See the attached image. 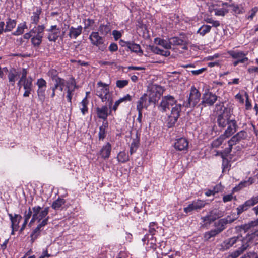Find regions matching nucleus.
<instances>
[{"label":"nucleus","instance_id":"1","mask_svg":"<svg viewBox=\"0 0 258 258\" xmlns=\"http://www.w3.org/2000/svg\"><path fill=\"white\" fill-rule=\"evenodd\" d=\"M201 93L195 86L190 88L189 96H187L186 99L184 100L182 106L186 108L192 110L196 106L197 107L200 102Z\"/></svg>","mask_w":258,"mask_h":258},{"label":"nucleus","instance_id":"2","mask_svg":"<svg viewBox=\"0 0 258 258\" xmlns=\"http://www.w3.org/2000/svg\"><path fill=\"white\" fill-rule=\"evenodd\" d=\"M254 233H248L244 237L243 244L240 245V247L235 251L231 253L227 258H237L244 251H245L249 246L251 241L255 237Z\"/></svg>","mask_w":258,"mask_h":258},{"label":"nucleus","instance_id":"3","mask_svg":"<svg viewBox=\"0 0 258 258\" xmlns=\"http://www.w3.org/2000/svg\"><path fill=\"white\" fill-rule=\"evenodd\" d=\"M218 96L211 92L208 91L203 94L202 97V101L199 103L197 108H199L202 110L204 107L207 106H211L217 100Z\"/></svg>","mask_w":258,"mask_h":258},{"label":"nucleus","instance_id":"4","mask_svg":"<svg viewBox=\"0 0 258 258\" xmlns=\"http://www.w3.org/2000/svg\"><path fill=\"white\" fill-rule=\"evenodd\" d=\"M244 237L234 236L225 240L220 245V249L222 251L227 250L230 247H237L244 243Z\"/></svg>","mask_w":258,"mask_h":258},{"label":"nucleus","instance_id":"5","mask_svg":"<svg viewBox=\"0 0 258 258\" xmlns=\"http://www.w3.org/2000/svg\"><path fill=\"white\" fill-rule=\"evenodd\" d=\"M181 111V104H176L174 107L172 108L171 113L166 120V123L168 128H171L175 125L180 115Z\"/></svg>","mask_w":258,"mask_h":258},{"label":"nucleus","instance_id":"6","mask_svg":"<svg viewBox=\"0 0 258 258\" xmlns=\"http://www.w3.org/2000/svg\"><path fill=\"white\" fill-rule=\"evenodd\" d=\"M89 38L91 44L97 47L99 50L104 51L106 50L107 45L105 43L104 38L99 35L98 32H92Z\"/></svg>","mask_w":258,"mask_h":258},{"label":"nucleus","instance_id":"7","mask_svg":"<svg viewBox=\"0 0 258 258\" xmlns=\"http://www.w3.org/2000/svg\"><path fill=\"white\" fill-rule=\"evenodd\" d=\"M237 219L235 215H228L224 218L219 219L214 224L215 229L221 233L227 227V225L231 224Z\"/></svg>","mask_w":258,"mask_h":258},{"label":"nucleus","instance_id":"8","mask_svg":"<svg viewBox=\"0 0 258 258\" xmlns=\"http://www.w3.org/2000/svg\"><path fill=\"white\" fill-rule=\"evenodd\" d=\"M176 100L171 95H167L162 97L160 104L158 105V110L162 112H166L170 109V106L176 104Z\"/></svg>","mask_w":258,"mask_h":258},{"label":"nucleus","instance_id":"9","mask_svg":"<svg viewBox=\"0 0 258 258\" xmlns=\"http://www.w3.org/2000/svg\"><path fill=\"white\" fill-rule=\"evenodd\" d=\"M97 86L96 90V94L104 102L107 101L108 99L109 95V89L108 85L104 83L101 81L97 83Z\"/></svg>","mask_w":258,"mask_h":258},{"label":"nucleus","instance_id":"10","mask_svg":"<svg viewBox=\"0 0 258 258\" xmlns=\"http://www.w3.org/2000/svg\"><path fill=\"white\" fill-rule=\"evenodd\" d=\"M247 136V134L244 130H242L238 132L228 141V144L229 147L225 149V151L228 154L230 153L232 151V146L237 143H238L240 141L245 139Z\"/></svg>","mask_w":258,"mask_h":258},{"label":"nucleus","instance_id":"11","mask_svg":"<svg viewBox=\"0 0 258 258\" xmlns=\"http://www.w3.org/2000/svg\"><path fill=\"white\" fill-rule=\"evenodd\" d=\"M258 203V195L256 196H253L249 200L246 201L243 204L239 205L237 208V214L235 215L237 218L239 216L243 213L244 211L247 210L251 207L255 205Z\"/></svg>","mask_w":258,"mask_h":258},{"label":"nucleus","instance_id":"12","mask_svg":"<svg viewBox=\"0 0 258 258\" xmlns=\"http://www.w3.org/2000/svg\"><path fill=\"white\" fill-rule=\"evenodd\" d=\"M33 215L36 216L38 222L46 218L49 212V207H45L43 209L40 206H35L32 207Z\"/></svg>","mask_w":258,"mask_h":258},{"label":"nucleus","instance_id":"13","mask_svg":"<svg viewBox=\"0 0 258 258\" xmlns=\"http://www.w3.org/2000/svg\"><path fill=\"white\" fill-rule=\"evenodd\" d=\"M231 118V115L230 111H228L226 109H225L223 113L217 116V123L218 127L221 128H225Z\"/></svg>","mask_w":258,"mask_h":258},{"label":"nucleus","instance_id":"14","mask_svg":"<svg viewBox=\"0 0 258 258\" xmlns=\"http://www.w3.org/2000/svg\"><path fill=\"white\" fill-rule=\"evenodd\" d=\"M49 219V217H47L40 222H39L37 227L33 229L30 235L31 240L32 243L40 235L41 232L43 230L44 227L47 225Z\"/></svg>","mask_w":258,"mask_h":258},{"label":"nucleus","instance_id":"15","mask_svg":"<svg viewBox=\"0 0 258 258\" xmlns=\"http://www.w3.org/2000/svg\"><path fill=\"white\" fill-rule=\"evenodd\" d=\"M206 205V202L204 200L198 199L193 201L187 207L184 208V212L188 214L193 211H197L204 208Z\"/></svg>","mask_w":258,"mask_h":258},{"label":"nucleus","instance_id":"16","mask_svg":"<svg viewBox=\"0 0 258 258\" xmlns=\"http://www.w3.org/2000/svg\"><path fill=\"white\" fill-rule=\"evenodd\" d=\"M188 141L186 138H180L175 140L174 147L177 151L186 153L188 151Z\"/></svg>","mask_w":258,"mask_h":258},{"label":"nucleus","instance_id":"17","mask_svg":"<svg viewBox=\"0 0 258 258\" xmlns=\"http://www.w3.org/2000/svg\"><path fill=\"white\" fill-rule=\"evenodd\" d=\"M48 32L47 38L49 41L55 42L59 37L60 33V29L57 25H52L50 28L47 29Z\"/></svg>","mask_w":258,"mask_h":258},{"label":"nucleus","instance_id":"18","mask_svg":"<svg viewBox=\"0 0 258 258\" xmlns=\"http://www.w3.org/2000/svg\"><path fill=\"white\" fill-rule=\"evenodd\" d=\"M228 54L232 58L238 60L241 63H244L248 60L246 57V54L241 51L231 50L228 51Z\"/></svg>","mask_w":258,"mask_h":258},{"label":"nucleus","instance_id":"19","mask_svg":"<svg viewBox=\"0 0 258 258\" xmlns=\"http://www.w3.org/2000/svg\"><path fill=\"white\" fill-rule=\"evenodd\" d=\"M227 127L224 132V134L226 135V137H229L235 133L238 128V125L237 121L234 118H231L227 125Z\"/></svg>","mask_w":258,"mask_h":258},{"label":"nucleus","instance_id":"20","mask_svg":"<svg viewBox=\"0 0 258 258\" xmlns=\"http://www.w3.org/2000/svg\"><path fill=\"white\" fill-rule=\"evenodd\" d=\"M3 70L8 73V78L10 84L12 86H14L16 80L19 76V72L14 68L8 70L7 67H5L3 68Z\"/></svg>","mask_w":258,"mask_h":258},{"label":"nucleus","instance_id":"21","mask_svg":"<svg viewBox=\"0 0 258 258\" xmlns=\"http://www.w3.org/2000/svg\"><path fill=\"white\" fill-rule=\"evenodd\" d=\"M96 111L97 117L104 121L107 120L108 114H110L111 112L110 110L108 113V108L106 105H104L101 107H97Z\"/></svg>","mask_w":258,"mask_h":258},{"label":"nucleus","instance_id":"22","mask_svg":"<svg viewBox=\"0 0 258 258\" xmlns=\"http://www.w3.org/2000/svg\"><path fill=\"white\" fill-rule=\"evenodd\" d=\"M23 87L25 90L23 94V97H29L33 90L32 79L31 77L28 78V80H24Z\"/></svg>","mask_w":258,"mask_h":258},{"label":"nucleus","instance_id":"23","mask_svg":"<svg viewBox=\"0 0 258 258\" xmlns=\"http://www.w3.org/2000/svg\"><path fill=\"white\" fill-rule=\"evenodd\" d=\"M8 216L11 222L12 229H13V230H17L19 223L22 218V216L20 215L17 214H15L13 216L11 213H9Z\"/></svg>","mask_w":258,"mask_h":258},{"label":"nucleus","instance_id":"24","mask_svg":"<svg viewBox=\"0 0 258 258\" xmlns=\"http://www.w3.org/2000/svg\"><path fill=\"white\" fill-rule=\"evenodd\" d=\"M111 145L109 143H106L101 149L99 154L104 159H108L110 155Z\"/></svg>","mask_w":258,"mask_h":258},{"label":"nucleus","instance_id":"25","mask_svg":"<svg viewBox=\"0 0 258 258\" xmlns=\"http://www.w3.org/2000/svg\"><path fill=\"white\" fill-rule=\"evenodd\" d=\"M150 104L148 94H144L139 99L137 102V109H143V108H147Z\"/></svg>","mask_w":258,"mask_h":258},{"label":"nucleus","instance_id":"26","mask_svg":"<svg viewBox=\"0 0 258 258\" xmlns=\"http://www.w3.org/2000/svg\"><path fill=\"white\" fill-rule=\"evenodd\" d=\"M82 29L81 26H78L77 28L71 26L69 28V36L70 38L76 39L81 34Z\"/></svg>","mask_w":258,"mask_h":258},{"label":"nucleus","instance_id":"27","mask_svg":"<svg viewBox=\"0 0 258 258\" xmlns=\"http://www.w3.org/2000/svg\"><path fill=\"white\" fill-rule=\"evenodd\" d=\"M154 42L156 44L162 46L165 49H171L170 39L167 40L160 38H156L154 39Z\"/></svg>","mask_w":258,"mask_h":258},{"label":"nucleus","instance_id":"28","mask_svg":"<svg viewBox=\"0 0 258 258\" xmlns=\"http://www.w3.org/2000/svg\"><path fill=\"white\" fill-rule=\"evenodd\" d=\"M255 181L253 177H250L247 180L241 182L238 186L234 188V190L236 191L241 190L245 187H247L252 184Z\"/></svg>","mask_w":258,"mask_h":258},{"label":"nucleus","instance_id":"29","mask_svg":"<svg viewBox=\"0 0 258 258\" xmlns=\"http://www.w3.org/2000/svg\"><path fill=\"white\" fill-rule=\"evenodd\" d=\"M171 46H182L186 44L185 39L180 38L178 37H174L170 38Z\"/></svg>","mask_w":258,"mask_h":258},{"label":"nucleus","instance_id":"30","mask_svg":"<svg viewBox=\"0 0 258 258\" xmlns=\"http://www.w3.org/2000/svg\"><path fill=\"white\" fill-rule=\"evenodd\" d=\"M54 81L55 82L54 85L55 86V87L60 91H62L64 87L65 86H66L67 81H66L63 78L58 77L57 78H55V80Z\"/></svg>","mask_w":258,"mask_h":258},{"label":"nucleus","instance_id":"31","mask_svg":"<svg viewBox=\"0 0 258 258\" xmlns=\"http://www.w3.org/2000/svg\"><path fill=\"white\" fill-rule=\"evenodd\" d=\"M67 90L69 89L71 91L74 92L75 89L78 88V86L75 78L73 77H71L67 82Z\"/></svg>","mask_w":258,"mask_h":258},{"label":"nucleus","instance_id":"32","mask_svg":"<svg viewBox=\"0 0 258 258\" xmlns=\"http://www.w3.org/2000/svg\"><path fill=\"white\" fill-rule=\"evenodd\" d=\"M220 233L218 230L215 228L206 232L204 234V238L205 240L209 241L211 238L215 237Z\"/></svg>","mask_w":258,"mask_h":258},{"label":"nucleus","instance_id":"33","mask_svg":"<svg viewBox=\"0 0 258 258\" xmlns=\"http://www.w3.org/2000/svg\"><path fill=\"white\" fill-rule=\"evenodd\" d=\"M98 31L101 34L103 35H106L111 31L110 25L109 23L106 24H101L99 27Z\"/></svg>","mask_w":258,"mask_h":258},{"label":"nucleus","instance_id":"34","mask_svg":"<svg viewBox=\"0 0 258 258\" xmlns=\"http://www.w3.org/2000/svg\"><path fill=\"white\" fill-rule=\"evenodd\" d=\"M41 13V9L37 8L36 10L33 12L32 15L31 17V23L37 24L40 19V15Z\"/></svg>","mask_w":258,"mask_h":258},{"label":"nucleus","instance_id":"35","mask_svg":"<svg viewBox=\"0 0 258 258\" xmlns=\"http://www.w3.org/2000/svg\"><path fill=\"white\" fill-rule=\"evenodd\" d=\"M127 51L130 50L132 52L135 53L141 52L143 53V51L141 49V47L139 44L135 43L133 41H131L129 43V45L127 49H126Z\"/></svg>","mask_w":258,"mask_h":258},{"label":"nucleus","instance_id":"36","mask_svg":"<svg viewBox=\"0 0 258 258\" xmlns=\"http://www.w3.org/2000/svg\"><path fill=\"white\" fill-rule=\"evenodd\" d=\"M16 25V21L12 20L10 18L7 19L6 25L5 27V32H10L15 27Z\"/></svg>","mask_w":258,"mask_h":258},{"label":"nucleus","instance_id":"37","mask_svg":"<svg viewBox=\"0 0 258 258\" xmlns=\"http://www.w3.org/2000/svg\"><path fill=\"white\" fill-rule=\"evenodd\" d=\"M88 101L87 96H86L80 103V109L83 115L86 114L88 111Z\"/></svg>","mask_w":258,"mask_h":258},{"label":"nucleus","instance_id":"38","mask_svg":"<svg viewBox=\"0 0 258 258\" xmlns=\"http://www.w3.org/2000/svg\"><path fill=\"white\" fill-rule=\"evenodd\" d=\"M45 29L44 25H38L37 27H35L30 30V33L34 34L35 35H39L43 36V33Z\"/></svg>","mask_w":258,"mask_h":258},{"label":"nucleus","instance_id":"39","mask_svg":"<svg viewBox=\"0 0 258 258\" xmlns=\"http://www.w3.org/2000/svg\"><path fill=\"white\" fill-rule=\"evenodd\" d=\"M117 159L119 162L125 163L129 160V156L124 151H120L117 155Z\"/></svg>","mask_w":258,"mask_h":258},{"label":"nucleus","instance_id":"40","mask_svg":"<svg viewBox=\"0 0 258 258\" xmlns=\"http://www.w3.org/2000/svg\"><path fill=\"white\" fill-rule=\"evenodd\" d=\"M228 137H226V135L224 134H222L219 136V137L213 141L212 146L216 148L219 147L222 144L224 141Z\"/></svg>","mask_w":258,"mask_h":258},{"label":"nucleus","instance_id":"41","mask_svg":"<svg viewBox=\"0 0 258 258\" xmlns=\"http://www.w3.org/2000/svg\"><path fill=\"white\" fill-rule=\"evenodd\" d=\"M211 29V26L207 25H203L197 31V33L202 36H204L209 33Z\"/></svg>","mask_w":258,"mask_h":258},{"label":"nucleus","instance_id":"42","mask_svg":"<svg viewBox=\"0 0 258 258\" xmlns=\"http://www.w3.org/2000/svg\"><path fill=\"white\" fill-rule=\"evenodd\" d=\"M64 203L65 201L64 199L58 198L53 202L51 207L54 210H58Z\"/></svg>","mask_w":258,"mask_h":258},{"label":"nucleus","instance_id":"43","mask_svg":"<svg viewBox=\"0 0 258 258\" xmlns=\"http://www.w3.org/2000/svg\"><path fill=\"white\" fill-rule=\"evenodd\" d=\"M46 88H38L37 91L38 99L43 102L45 100Z\"/></svg>","mask_w":258,"mask_h":258},{"label":"nucleus","instance_id":"44","mask_svg":"<svg viewBox=\"0 0 258 258\" xmlns=\"http://www.w3.org/2000/svg\"><path fill=\"white\" fill-rule=\"evenodd\" d=\"M108 126V123L103 122V124L99 127V132L98 133L99 140H103L105 137L106 134V128Z\"/></svg>","mask_w":258,"mask_h":258},{"label":"nucleus","instance_id":"45","mask_svg":"<svg viewBox=\"0 0 258 258\" xmlns=\"http://www.w3.org/2000/svg\"><path fill=\"white\" fill-rule=\"evenodd\" d=\"M43 36L35 35L31 38V42L34 47H38L42 42Z\"/></svg>","mask_w":258,"mask_h":258},{"label":"nucleus","instance_id":"46","mask_svg":"<svg viewBox=\"0 0 258 258\" xmlns=\"http://www.w3.org/2000/svg\"><path fill=\"white\" fill-rule=\"evenodd\" d=\"M157 92H151L149 95H148V100L150 104H155L159 98V96H157Z\"/></svg>","mask_w":258,"mask_h":258},{"label":"nucleus","instance_id":"47","mask_svg":"<svg viewBox=\"0 0 258 258\" xmlns=\"http://www.w3.org/2000/svg\"><path fill=\"white\" fill-rule=\"evenodd\" d=\"M209 214L212 218V220H213L214 221L222 216L220 211L217 209L211 210L209 212Z\"/></svg>","mask_w":258,"mask_h":258},{"label":"nucleus","instance_id":"48","mask_svg":"<svg viewBox=\"0 0 258 258\" xmlns=\"http://www.w3.org/2000/svg\"><path fill=\"white\" fill-rule=\"evenodd\" d=\"M27 28V27L25 23L20 24L17 28L16 31L14 32V35H19L23 33L25 29Z\"/></svg>","mask_w":258,"mask_h":258},{"label":"nucleus","instance_id":"49","mask_svg":"<svg viewBox=\"0 0 258 258\" xmlns=\"http://www.w3.org/2000/svg\"><path fill=\"white\" fill-rule=\"evenodd\" d=\"M258 226V220L255 221H252L247 224H246L242 226V229L246 231L250 228Z\"/></svg>","mask_w":258,"mask_h":258},{"label":"nucleus","instance_id":"50","mask_svg":"<svg viewBox=\"0 0 258 258\" xmlns=\"http://www.w3.org/2000/svg\"><path fill=\"white\" fill-rule=\"evenodd\" d=\"M229 7L232 8V11L234 12L235 14H239L242 13L243 12V8L240 7L238 5L231 4L230 5H229Z\"/></svg>","mask_w":258,"mask_h":258},{"label":"nucleus","instance_id":"51","mask_svg":"<svg viewBox=\"0 0 258 258\" xmlns=\"http://www.w3.org/2000/svg\"><path fill=\"white\" fill-rule=\"evenodd\" d=\"M138 144L139 143L138 141H136L135 140H134L133 142L131 143L130 150L131 155L133 154L136 151L137 149L138 148Z\"/></svg>","mask_w":258,"mask_h":258},{"label":"nucleus","instance_id":"52","mask_svg":"<svg viewBox=\"0 0 258 258\" xmlns=\"http://www.w3.org/2000/svg\"><path fill=\"white\" fill-rule=\"evenodd\" d=\"M214 12L216 16H224L228 12V10L225 8L215 9Z\"/></svg>","mask_w":258,"mask_h":258},{"label":"nucleus","instance_id":"53","mask_svg":"<svg viewBox=\"0 0 258 258\" xmlns=\"http://www.w3.org/2000/svg\"><path fill=\"white\" fill-rule=\"evenodd\" d=\"M156 228H158L157 224L156 222H151L149 226V233L150 234H155Z\"/></svg>","mask_w":258,"mask_h":258},{"label":"nucleus","instance_id":"54","mask_svg":"<svg viewBox=\"0 0 258 258\" xmlns=\"http://www.w3.org/2000/svg\"><path fill=\"white\" fill-rule=\"evenodd\" d=\"M84 29H86L92 26L95 23L93 19L88 18L84 20Z\"/></svg>","mask_w":258,"mask_h":258},{"label":"nucleus","instance_id":"55","mask_svg":"<svg viewBox=\"0 0 258 258\" xmlns=\"http://www.w3.org/2000/svg\"><path fill=\"white\" fill-rule=\"evenodd\" d=\"M128 84V81L127 80H119L116 81V86L119 88H122L127 85Z\"/></svg>","mask_w":258,"mask_h":258},{"label":"nucleus","instance_id":"56","mask_svg":"<svg viewBox=\"0 0 258 258\" xmlns=\"http://www.w3.org/2000/svg\"><path fill=\"white\" fill-rule=\"evenodd\" d=\"M205 21L207 23L211 24L212 26L215 27H217L220 25V22L219 21L214 20L212 18H208L205 19Z\"/></svg>","mask_w":258,"mask_h":258},{"label":"nucleus","instance_id":"57","mask_svg":"<svg viewBox=\"0 0 258 258\" xmlns=\"http://www.w3.org/2000/svg\"><path fill=\"white\" fill-rule=\"evenodd\" d=\"M33 215V211L32 208L31 209L30 207L28 208L27 211H26L24 214V220L28 221L32 216Z\"/></svg>","mask_w":258,"mask_h":258},{"label":"nucleus","instance_id":"58","mask_svg":"<svg viewBox=\"0 0 258 258\" xmlns=\"http://www.w3.org/2000/svg\"><path fill=\"white\" fill-rule=\"evenodd\" d=\"M222 166L223 169V172H224L226 169L229 170L230 165L227 159L223 157Z\"/></svg>","mask_w":258,"mask_h":258},{"label":"nucleus","instance_id":"59","mask_svg":"<svg viewBox=\"0 0 258 258\" xmlns=\"http://www.w3.org/2000/svg\"><path fill=\"white\" fill-rule=\"evenodd\" d=\"M46 81L43 78L38 79L36 83L38 88H46Z\"/></svg>","mask_w":258,"mask_h":258},{"label":"nucleus","instance_id":"60","mask_svg":"<svg viewBox=\"0 0 258 258\" xmlns=\"http://www.w3.org/2000/svg\"><path fill=\"white\" fill-rule=\"evenodd\" d=\"M240 258H258V255L254 252H247Z\"/></svg>","mask_w":258,"mask_h":258},{"label":"nucleus","instance_id":"61","mask_svg":"<svg viewBox=\"0 0 258 258\" xmlns=\"http://www.w3.org/2000/svg\"><path fill=\"white\" fill-rule=\"evenodd\" d=\"M202 220L203 222H205L206 224H210L211 222H213V220H212V218L210 216V214H208L206 216L202 217Z\"/></svg>","mask_w":258,"mask_h":258},{"label":"nucleus","instance_id":"62","mask_svg":"<svg viewBox=\"0 0 258 258\" xmlns=\"http://www.w3.org/2000/svg\"><path fill=\"white\" fill-rule=\"evenodd\" d=\"M155 234H146L145 235L144 237L142 239V240L143 241H145L146 240H147L148 242H149L150 241H153L155 239H154V235Z\"/></svg>","mask_w":258,"mask_h":258},{"label":"nucleus","instance_id":"63","mask_svg":"<svg viewBox=\"0 0 258 258\" xmlns=\"http://www.w3.org/2000/svg\"><path fill=\"white\" fill-rule=\"evenodd\" d=\"M48 74L53 81L55 80V78L58 77L57 76V71L56 70L52 69L50 70L48 72Z\"/></svg>","mask_w":258,"mask_h":258},{"label":"nucleus","instance_id":"64","mask_svg":"<svg viewBox=\"0 0 258 258\" xmlns=\"http://www.w3.org/2000/svg\"><path fill=\"white\" fill-rule=\"evenodd\" d=\"M109 50L112 52H115L118 49V46L115 43H112L109 46Z\"/></svg>","mask_w":258,"mask_h":258}]
</instances>
